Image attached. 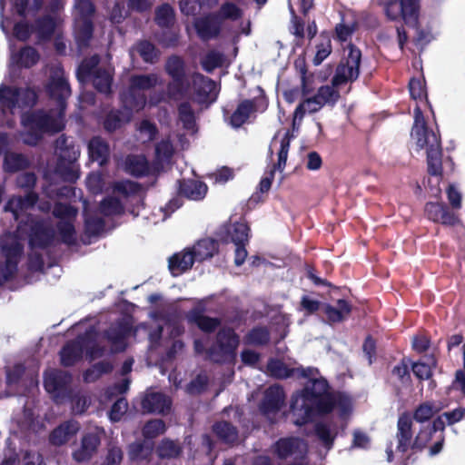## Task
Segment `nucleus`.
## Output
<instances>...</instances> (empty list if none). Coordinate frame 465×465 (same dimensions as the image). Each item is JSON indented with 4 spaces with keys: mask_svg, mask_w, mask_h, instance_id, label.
Here are the masks:
<instances>
[{
    "mask_svg": "<svg viewBox=\"0 0 465 465\" xmlns=\"http://www.w3.org/2000/svg\"><path fill=\"white\" fill-rule=\"evenodd\" d=\"M64 5L61 0H54L51 5L50 9L52 12L56 13L63 8ZM62 23V18L58 14L46 15L43 19L36 22L35 33L41 39H45L51 36L54 30Z\"/></svg>",
    "mask_w": 465,
    "mask_h": 465,
    "instance_id": "obj_23",
    "label": "nucleus"
},
{
    "mask_svg": "<svg viewBox=\"0 0 465 465\" xmlns=\"http://www.w3.org/2000/svg\"><path fill=\"white\" fill-rule=\"evenodd\" d=\"M79 430L80 424L77 421H64L51 432L49 440L54 446H62L75 437Z\"/></svg>",
    "mask_w": 465,
    "mask_h": 465,
    "instance_id": "obj_25",
    "label": "nucleus"
},
{
    "mask_svg": "<svg viewBox=\"0 0 465 465\" xmlns=\"http://www.w3.org/2000/svg\"><path fill=\"white\" fill-rule=\"evenodd\" d=\"M71 376L64 371L51 370L45 375V388L56 401H62L69 393Z\"/></svg>",
    "mask_w": 465,
    "mask_h": 465,
    "instance_id": "obj_19",
    "label": "nucleus"
},
{
    "mask_svg": "<svg viewBox=\"0 0 465 465\" xmlns=\"http://www.w3.org/2000/svg\"><path fill=\"white\" fill-rule=\"evenodd\" d=\"M111 370L112 365L109 362L102 361L88 369L84 374V379L86 382H93L96 381L103 373H107Z\"/></svg>",
    "mask_w": 465,
    "mask_h": 465,
    "instance_id": "obj_52",
    "label": "nucleus"
},
{
    "mask_svg": "<svg viewBox=\"0 0 465 465\" xmlns=\"http://www.w3.org/2000/svg\"><path fill=\"white\" fill-rule=\"evenodd\" d=\"M105 184L106 182L104 178L101 173H93L89 174L86 179V186L88 190L94 194L100 193Z\"/></svg>",
    "mask_w": 465,
    "mask_h": 465,
    "instance_id": "obj_60",
    "label": "nucleus"
},
{
    "mask_svg": "<svg viewBox=\"0 0 465 465\" xmlns=\"http://www.w3.org/2000/svg\"><path fill=\"white\" fill-rule=\"evenodd\" d=\"M191 90H193L194 99L200 104L213 103L218 93L215 83L200 74L192 75V87L186 96L192 94Z\"/></svg>",
    "mask_w": 465,
    "mask_h": 465,
    "instance_id": "obj_21",
    "label": "nucleus"
},
{
    "mask_svg": "<svg viewBox=\"0 0 465 465\" xmlns=\"http://www.w3.org/2000/svg\"><path fill=\"white\" fill-rule=\"evenodd\" d=\"M290 147V138L288 133H285L281 139L280 142V150L278 152V162L273 167L264 173L262 178H271V182H272L275 171L278 170L282 172L286 165V161L288 157V152Z\"/></svg>",
    "mask_w": 465,
    "mask_h": 465,
    "instance_id": "obj_37",
    "label": "nucleus"
},
{
    "mask_svg": "<svg viewBox=\"0 0 465 465\" xmlns=\"http://www.w3.org/2000/svg\"><path fill=\"white\" fill-rule=\"evenodd\" d=\"M173 308L170 304L166 305L162 311L151 312V317L157 323L155 331H148L144 323L138 325L134 331L128 320L124 319L115 326L110 328L107 331L108 340L112 342L114 351H122L126 348V338L132 333L136 335L143 331L148 333L151 343L155 342L164 331L170 332L171 337L178 336L182 333L183 328L177 321L176 315H173Z\"/></svg>",
    "mask_w": 465,
    "mask_h": 465,
    "instance_id": "obj_4",
    "label": "nucleus"
},
{
    "mask_svg": "<svg viewBox=\"0 0 465 465\" xmlns=\"http://www.w3.org/2000/svg\"><path fill=\"white\" fill-rule=\"evenodd\" d=\"M242 11L232 3H226L222 5L219 15L223 19L237 21L242 18Z\"/></svg>",
    "mask_w": 465,
    "mask_h": 465,
    "instance_id": "obj_59",
    "label": "nucleus"
},
{
    "mask_svg": "<svg viewBox=\"0 0 465 465\" xmlns=\"http://www.w3.org/2000/svg\"><path fill=\"white\" fill-rule=\"evenodd\" d=\"M85 230L90 235H98L104 230V223L100 218L90 217L87 212V204L84 202Z\"/></svg>",
    "mask_w": 465,
    "mask_h": 465,
    "instance_id": "obj_58",
    "label": "nucleus"
},
{
    "mask_svg": "<svg viewBox=\"0 0 465 465\" xmlns=\"http://www.w3.org/2000/svg\"><path fill=\"white\" fill-rule=\"evenodd\" d=\"M179 121L183 124V128L189 133L193 134L196 133V124L193 111L187 103H183L179 106Z\"/></svg>",
    "mask_w": 465,
    "mask_h": 465,
    "instance_id": "obj_41",
    "label": "nucleus"
},
{
    "mask_svg": "<svg viewBox=\"0 0 465 465\" xmlns=\"http://www.w3.org/2000/svg\"><path fill=\"white\" fill-rule=\"evenodd\" d=\"M28 164L27 159L22 154L7 153L5 156L4 169L6 172L14 173L19 171Z\"/></svg>",
    "mask_w": 465,
    "mask_h": 465,
    "instance_id": "obj_47",
    "label": "nucleus"
},
{
    "mask_svg": "<svg viewBox=\"0 0 465 465\" xmlns=\"http://www.w3.org/2000/svg\"><path fill=\"white\" fill-rule=\"evenodd\" d=\"M194 26L198 35L203 40L215 37L221 28L218 19L214 16H206L197 19L194 23Z\"/></svg>",
    "mask_w": 465,
    "mask_h": 465,
    "instance_id": "obj_29",
    "label": "nucleus"
},
{
    "mask_svg": "<svg viewBox=\"0 0 465 465\" xmlns=\"http://www.w3.org/2000/svg\"><path fill=\"white\" fill-rule=\"evenodd\" d=\"M144 411L164 413L171 408V400L160 392H149L142 401Z\"/></svg>",
    "mask_w": 465,
    "mask_h": 465,
    "instance_id": "obj_28",
    "label": "nucleus"
},
{
    "mask_svg": "<svg viewBox=\"0 0 465 465\" xmlns=\"http://www.w3.org/2000/svg\"><path fill=\"white\" fill-rule=\"evenodd\" d=\"M54 215L60 218L57 224L61 239L66 244H73L76 241V232L73 220L77 214V210L70 205L56 203L53 210Z\"/></svg>",
    "mask_w": 465,
    "mask_h": 465,
    "instance_id": "obj_18",
    "label": "nucleus"
},
{
    "mask_svg": "<svg viewBox=\"0 0 465 465\" xmlns=\"http://www.w3.org/2000/svg\"><path fill=\"white\" fill-rule=\"evenodd\" d=\"M213 431L217 437L226 443H232L237 440L236 429L226 421L214 424Z\"/></svg>",
    "mask_w": 465,
    "mask_h": 465,
    "instance_id": "obj_46",
    "label": "nucleus"
},
{
    "mask_svg": "<svg viewBox=\"0 0 465 465\" xmlns=\"http://www.w3.org/2000/svg\"><path fill=\"white\" fill-rule=\"evenodd\" d=\"M36 99L35 93L31 89H17L15 87L0 88V125L13 124L9 114L24 106H31Z\"/></svg>",
    "mask_w": 465,
    "mask_h": 465,
    "instance_id": "obj_10",
    "label": "nucleus"
},
{
    "mask_svg": "<svg viewBox=\"0 0 465 465\" xmlns=\"http://www.w3.org/2000/svg\"><path fill=\"white\" fill-rule=\"evenodd\" d=\"M272 451L280 460H290V465H303L307 444L300 438H282L272 446Z\"/></svg>",
    "mask_w": 465,
    "mask_h": 465,
    "instance_id": "obj_16",
    "label": "nucleus"
},
{
    "mask_svg": "<svg viewBox=\"0 0 465 465\" xmlns=\"http://www.w3.org/2000/svg\"><path fill=\"white\" fill-rule=\"evenodd\" d=\"M36 195L33 193L23 197H14L5 206L18 222L16 234L6 233L0 239V247L6 259L5 266L1 269L0 276L6 281L16 271L17 261L22 253L21 240L28 237L32 247H45L54 239V230L42 221L33 218L35 210Z\"/></svg>",
    "mask_w": 465,
    "mask_h": 465,
    "instance_id": "obj_1",
    "label": "nucleus"
},
{
    "mask_svg": "<svg viewBox=\"0 0 465 465\" xmlns=\"http://www.w3.org/2000/svg\"><path fill=\"white\" fill-rule=\"evenodd\" d=\"M94 12L89 0H76L74 7V36L80 48L87 45L93 33L92 15Z\"/></svg>",
    "mask_w": 465,
    "mask_h": 465,
    "instance_id": "obj_13",
    "label": "nucleus"
},
{
    "mask_svg": "<svg viewBox=\"0 0 465 465\" xmlns=\"http://www.w3.org/2000/svg\"><path fill=\"white\" fill-rule=\"evenodd\" d=\"M127 408V401L124 398L117 400L109 412L110 420L112 421L120 420L122 416L126 412Z\"/></svg>",
    "mask_w": 465,
    "mask_h": 465,
    "instance_id": "obj_63",
    "label": "nucleus"
},
{
    "mask_svg": "<svg viewBox=\"0 0 465 465\" xmlns=\"http://www.w3.org/2000/svg\"><path fill=\"white\" fill-rule=\"evenodd\" d=\"M99 59L95 55L84 60L78 68L77 77L81 82L92 79L94 86L99 92L108 94L112 84V71L110 68L97 67Z\"/></svg>",
    "mask_w": 465,
    "mask_h": 465,
    "instance_id": "obj_14",
    "label": "nucleus"
},
{
    "mask_svg": "<svg viewBox=\"0 0 465 465\" xmlns=\"http://www.w3.org/2000/svg\"><path fill=\"white\" fill-rule=\"evenodd\" d=\"M195 262L190 248L174 253L168 260L169 271L173 276H179L192 268Z\"/></svg>",
    "mask_w": 465,
    "mask_h": 465,
    "instance_id": "obj_26",
    "label": "nucleus"
},
{
    "mask_svg": "<svg viewBox=\"0 0 465 465\" xmlns=\"http://www.w3.org/2000/svg\"><path fill=\"white\" fill-rule=\"evenodd\" d=\"M254 102L244 100L239 104L236 110L231 116L230 124L232 127H240L245 124L248 119L254 114Z\"/></svg>",
    "mask_w": 465,
    "mask_h": 465,
    "instance_id": "obj_34",
    "label": "nucleus"
},
{
    "mask_svg": "<svg viewBox=\"0 0 465 465\" xmlns=\"http://www.w3.org/2000/svg\"><path fill=\"white\" fill-rule=\"evenodd\" d=\"M158 74H134L130 78V85L121 96L122 104L135 112L141 111L146 104V97L143 92L150 90L161 84Z\"/></svg>",
    "mask_w": 465,
    "mask_h": 465,
    "instance_id": "obj_12",
    "label": "nucleus"
},
{
    "mask_svg": "<svg viewBox=\"0 0 465 465\" xmlns=\"http://www.w3.org/2000/svg\"><path fill=\"white\" fill-rule=\"evenodd\" d=\"M228 238L234 244L247 243L249 239V227L244 222H236L225 228Z\"/></svg>",
    "mask_w": 465,
    "mask_h": 465,
    "instance_id": "obj_39",
    "label": "nucleus"
},
{
    "mask_svg": "<svg viewBox=\"0 0 465 465\" xmlns=\"http://www.w3.org/2000/svg\"><path fill=\"white\" fill-rule=\"evenodd\" d=\"M311 90L307 79L302 74V94L304 98L300 102L293 113V130L299 128L306 114H314L325 105H333L340 97V94L333 84L322 85L316 94L312 95L310 94Z\"/></svg>",
    "mask_w": 465,
    "mask_h": 465,
    "instance_id": "obj_7",
    "label": "nucleus"
},
{
    "mask_svg": "<svg viewBox=\"0 0 465 465\" xmlns=\"http://www.w3.org/2000/svg\"><path fill=\"white\" fill-rule=\"evenodd\" d=\"M203 312L202 305H199L188 312L187 319L190 322L197 324L203 331H213L219 326L220 322L216 318L204 316Z\"/></svg>",
    "mask_w": 465,
    "mask_h": 465,
    "instance_id": "obj_32",
    "label": "nucleus"
},
{
    "mask_svg": "<svg viewBox=\"0 0 465 465\" xmlns=\"http://www.w3.org/2000/svg\"><path fill=\"white\" fill-rule=\"evenodd\" d=\"M100 210L104 215H117L123 213L124 206L118 198L107 197L102 202Z\"/></svg>",
    "mask_w": 465,
    "mask_h": 465,
    "instance_id": "obj_50",
    "label": "nucleus"
},
{
    "mask_svg": "<svg viewBox=\"0 0 465 465\" xmlns=\"http://www.w3.org/2000/svg\"><path fill=\"white\" fill-rule=\"evenodd\" d=\"M299 375L308 378L304 389L296 392L292 400L291 409L294 423L302 425L315 414L330 412L331 394L325 379L319 375L315 368L298 370Z\"/></svg>",
    "mask_w": 465,
    "mask_h": 465,
    "instance_id": "obj_3",
    "label": "nucleus"
},
{
    "mask_svg": "<svg viewBox=\"0 0 465 465\" xmlns=\"http://www.w3.org/2000/svg\"><path fill=\"white\" fill-rule=\"evenodd\" d=\"M123 107V111H112L107 114L104 121V128L107 131L113 132L131 120L132 114L135 111L126 108L124 104Z\"/></svg>",
    "mask_w": 465,
    "mask_h": 465,
    "instance_id": "obj_35",
    "label": "nucleus"
},
{
    "mask_svg": "<svg viewBox=\"0 0 465 465\" xmlns=\"http://www.w3.org/2000/svg\"><path fill=\"white\" fill-rule=\"evenodd\" d=\"M179 192L182 195L193 201L204 198L207 193V185L200 181L187 180L180 183Z\"/></svg>",
    "mask_w": 465,
    "mask_h": 465,
    "instance_id": "obj_31",
    "label": "nucleus"
},
{
    "mask_svg": "<svg viewBox=\"0 0 465 465\" xmlns=\"http://www.w3.org/2000/svg\"><path fill=\"white\" fill-rule=\"evenodd\" d=\"M315 430L319 439L330 449L337 435L336 427L330 422H319L315 427Z\"/></svg>",
    "mask_w": 465,
    "mask_h": 465,
    "instance_id": "obj_43",
    "label": "nucleus"
},
{
    "mask_svg": "<svg viewBox=\"0 0 465 465\" xmlns=\"http://www.w3.org/2000/svg\"><path fill=\"white\" fill-rule=\"evenodd\" d=\"M165 71L172 77L168 84V95L173 100H179L190 93V83L185 76L184 63L179 56H171L165 64Z\"/></svg>",
    "mask_w": 465,
    "mask_h": 465,
    "instance_id": "obj_15",
    "label": "nucleus"
},
{
    "mask_svg": "<svg viewBox=\"0 0 465 465\" xmlns=\"http://www.w3.org/2000/svg\"><path fill=\"white\" fill-rule=\"evenodd\" d=\"M88 153L92 161L104 164L109 156L108 144L100 137H94L88 143Z\"/></svg>",
    "mask_w": 465,
    "mask_h": 465,
    "instance_id": "obj_36",
    "label": "nucleus"
},
{
    "mask_svg": "<svg viewBox=\"0 0 465 465\" xmlns=\"http://www.w3.org/2000/svg\"><path fill=\"white\" fill-rule=\"evenodd\" d=\"M100 441L101 440L97 432L85 434L82 439L80 448L73 453L74 459L78 462L90 460L96 452Z\"/></svg>",
    "mask_w": 465,
    "mask_h": 465,
    "instance_id": "obj_27",
    "label": "nucleus"
},
{
    "mask_svg": "<svg viewBox=\"0 0 465 465\" xmlns=\"http://www.w3.org/2000/svg\"><path fill=\"white\" fill-rule=\"evenodd\" d=\"M156 127L147 120H143L137 128L138 140L142 143L152 141L156 134Z\"/></svg>",
    "mask_w": 465,
    "mask_h": 465,
    "instance_id": "obj_56",
    "label": "nucleus"
},
{
    "mask_svg": "<svg viewBox=\"0 0 465 465\" xmlns=\"http://www.w3.org/2000/svg\"><path fill=\"white\" fill-rule=\"evenodd\" d=\"M158 454L161 458H175L180 452V447L173 441L163 440L157 449Z\"/></svg>",
    "mask_w": 465,
    "mask_h": 465,
    "instance_id": "obj_57",
    "label": "nucleus"
},
{
    "mask_svg": "<svg viewBox=\"0 0 465 465\" xmlns=\"http://www.w3.org/2000/svg\"><path fill=\"white\" fill-rule=\"evenodd\" d=\"M165 430V424L162 420H152L148 421L143 429V434L147 439H153L161 434H163Z\"/></svg>",
    "mask_w": 465,
    "mask_h": 465,
    "instance_id": "obj_54",
    "label": "nucleus"
},
{
    "mask_svg": "<svg viewBox=\"0 0 465 465\" xmlns=\"http://www.w3.org/2000/svg\"><path fill=\"white\" fill-rule=\"evenodd\" d=\"M412 418L408 413H402L397 422L396 432V450L401 453L406 452L410 447H412Z\"/></svg>",
    "mask_w": 465,
    "mask_h": 465,
    "instance_id": "obj_22",
    "label": "nucleus"
},
{
    "mask_svg": "<svg viewBox=\"0 0 465 465\" xmlns=\"http://www.w3.org/2000/svg\"><path fill=\"white\" fill-rule=\"evenodd\" d=\"M437 411L430 403L420 405L414 412V419L419 422H424L430 419Z\"/></svg>",
    "mask_w": 465,
    "mask_h": 465,
    "instance_id": "obj_62",
    "label": "nucleus"
},
{
    "mask_svg": "<svg viewBox=\"0 0 465 465\" xmlns=\"http://www.w3.org/2000/svg\"><path fill=\"white\" fill-rule=\"evenodd\" d=\"M123 460V451L119 447L112 446L109 448L103 465H121Z\"/></svg>",
    "mask_w": 465,
    "mask_h": 465,
    "instance_id": "obj_64",
    "label": "nucleus"
},
{
    "mask_svg": "<svg viewBox=\"0 0 465 465\" xmlns=\"http://www.w3.org/2000/svg\"><path fill=\"white\" fill-rule=\"evenodd\" d=\"M270 335L265 328H254L246 336V343L251 345H263L269 341Z\"/></svg>",
    "mask_w": 465,
    "mask_h": 465,
    "instance_id": "obj_53",
    "label": "nucleus"
},
{
    "mask_svg": "<svg viewBox=\"0 0 465 465\" xmlns=\"http://www.w3.org/2000/svg\"><path fill=\"white\" fill-rule=\"evenodd\" d=\"M411 140L417 150L425 149L429 173L440 175L441 173V147L439 136L430 130L419 106L414 109V124L411 131Z\"/></svg>",
    "mask_w": 465,
    "mask_h": 465,
    "instance_id": "obj_6",
    "label": "nucleus"
},
{
    "mask_svg": "<svg viewBox=\"0 0 465 465\" xmlns=\"http://www.w3.org/2000/svg\"><path fill=\"white\" fill-rule=\"evenodd\" d=\"M385 13L391 20L402 19L404 23L415 28V42L424 46L436 38L439 34L435 19L419 17V0H384Z\"/></svg>",
    "mask_w": 465,
    "mask_h": 465,
    "instance_id": "obj_5",
    "label": "nucleus"
},
{
    "mask_svg": "<svg viewBox=\"0 0 465 465\" xmlns=\"http://www.w3.org/2000/svg\"><path fill=\"white\" fill-rule=\"evenodd\" d=\"M190 249L191 252L193 253L194 260L201 262L213 257L217 252V243L212 239H203Z\"/></svg>",
    "mask_w": 465,
    "mask_h": 465,
    "instance_id": "obj_38",
    "label": "nucleus"
},
{
    "mask_svg": "<svg viewBox=\"0 0 465 465\" xmlns=\"http://www.w3.org/2000/svg\"><path fill=\"white\" fill-rule=\"evenodd\" d=\"M324 313L331 323L340 322L348 318L351 312V306L345 300H338L335 306L325 304L322 307Z\"/></svg>",
    "mask_w": 465,
    "mask_h": 465,
    "instance_id": "obj_30",
    "label": "nucleus"
},
{
    "mask_svg": "<svg viewBox=\"0 0 465 465\" xmlns=\"http://www.w3.org/2000/svg\"><path fill=\"white\" fill-rule=\"evenodd\" d=\"M344 52V58L337 67L332 79V84L335 86L356 80L360 74L361 51L352 45H349Z\"/></svg>",
    "mask_w": 465,
    "mask_h": 465,
    "instance_id": "obj_17",
    "label": "nucleus"
},
{
    "mask_svg": "<svg viewBox=\"0 0 465 465\" xmlns=\"http://www.w3.org/2000/svg\"><path fill=\"white\" fill-rule=\"evenodd\" d=\"M47 90L50 96L57 102V108L49 112L40 111L22 116V124L25 128L23 140L27 144L35 145L43 134L57 133L64 127L65 99L70 96L71 90L63 69L58 65L51 69Z\"/></svg>",
    "mask_w": 465,
    "mask_h": 465,
    "instance_id": "obj_2",
    "label": "nucleus"
},
{
    "mask_svg": "<svg viewBox=\"0 0 465 465\" xmlns=\"http://www.w3.org/2000/svg\"><path fill=\"white\" fill-rule=\"evenodd\" d=\"M223 61L224 56L222 53L211 51L202 60V65L205 71L212 72L213 69L221 66Z\"/></svg>",
    "mask_w": 465,
    "mask_h": 465,
    "instance_id": "obj_55",
    "label": "nucleus"
},
{
    "mask_svg": "<svg viewBox=\"0 0 465 465\" xmlns=\"http://www.w3.org/2000/svg\"><path fill=\"white\" fill-rule=\"evenodd\" d=\"M174 20V14L173 8L164 4L158 7L155 12V21L161 27H170Z\"/></svg>",
    "mask_w": 465,
    "mask_h": 465,
    "instance_id": "obj_49",
    "label": "nucleus"
},
{
    "mask_svg": "<svg viewBox=\"0 0 465 465\" xmlns=\"http://www.w3.org/2000/svg\"><path fill=\"white\" fill-rule=\"evenodd\" d=\"M10 4L15 10L23 16L34 15L37 11L41 5V0H0L1 11Z\"/></svg>",
    "mask_w": 465,
    "mask_h": 465,
    "instance_id": "obj_33",
    "label": "nucleus"
},
{
    "mask_svg": "<svg viewBox=\"0 0 465 465\" xmlns=\"http://www.w3.org/2000/svg\"><path fill=\"white\" fill-rule=\"evenodd\" d=\"M12 60L20 66L31 67L38 62L39 54L35 48L26 46L16 55H12Z\"/></svg>",
    "mask_w": 465,
    "mask_h": 465,
    "instance_id": "obj_40",
    "label": "nucleus"
},
{
    "mask_svg": "<svg viewBox=\"0 0 465 465\" xmlns=\"http://www.w3.org/2000/svg\"><path fill=\"white\" fill-rule=\"evenodd\" d=\"M151 452V447L145 448L140 442H134L128 448V455L132 460L145 459Z\"/></svg>",
    "mask_w": 465,
    "mask_h": 465,
    "instance_id": "obj_61",
    "label": "nucleus"
},
{
    "mask_svg": "<svg viewBox=\"0 0 465 465\" xmlns=\"http://www.w3.org/2000/svg\"><path fill=\"white\" fill-rule=\"evenodd\" d=\"M302 369V368L291 369L285 363L278 360H271L267 366L270 375L280 379L288 378L294 375V373L299 374L298 370Z\"/></svg>",
    "mask_w": 465,
    "mask_h": 465,
    "instance_id": "obj_42",
    "label": "nucleus"
},
{
    "mask_svg": "<svg viewBox=\"0 0 465 465\" xmlns=\"http://www.w3.org/2000/svg\"><path fill=\"white\" fill-rule=\"evenodd\" d=\"M54 152L58 156L55 173L66 182L74 183L79 177V165L77 159L80 149L64 136H60L54 145Z\"/></svg>",
    "mask_w": 465,
    "mask_h": 465,
    "instance_id": "obj_11",
    "label": "nucleus"
},
{
    "mask_svg": "<svg viewBox=\"0 0 465 465\" xmlns=\"http://www.w3.org/2000/svg\"><path fill=\"white\" fill-rule=\"evenodd\" d=\"M217 343L220 352L215 349L209 351V358L214 361H223L231 357L239 344V338L231 329H223L217 336Z\"/></svg>",
    "mask_w": 465,
    "mask_h": 465,
    "instance_id": "obj_20",
    "label": "nucleus"
},
{
    "mask_svg": "<svg viewBox=\"0 0 465 465\" xmlns=\"http://www.w3.org/2000/svg\"><path fill=\"white\" fill-rule=\"evenodd\" d=\"M330 411L337 409L341 416H345L352 411L351 399L343 393L331 394Z\"/></svg>",
    "mask_w": 465,
    "mask_h": 465,
    "instance_id": "obj_44",
    "label": "nucleus"
},
{
    "mask_svg": "<svg viewBox=\"0 0 465 465\" xmlns=\"http://www.w3.org/2000/svg\"><path fill=\"white\" fill-rule=\"evenodd\" d=\"M173 147L168 139H163L156 144L155 158L152 165L143 155H130L125 160V170L134 176L146 175L164 170L171 163Z\"/></svg>",
    "mask_w": 465,
    "mask_h": 465,
    "instance_id": "obj_8",
    "label": "nucleus"
},
{
    "mask_svg": "<svg viewBox=\"0 0 465 465\" xmlns=\"http://www.w3.org/2000/svg\"><path fill=\"white\" fill-rule=\"evenodd\" d=\"M284 401V393L281 387L271 386L264 392L263 401L260 406L261 411L272 419V415H274L282 406Z\"/></svg>",
    "mask_w": 465,
    "mask_h": 465,
    "instance_id": "obj_24",
    "label": "nucleus"
},
{
    "mask_svg": "<svg viewBox=\"0 0 465 465\" xmlns=\"http://www.w3.org/2000/svg\"><path fill=\"white\" fill-rule=\"evenodd\" d=\"M84 336L79 335L75 341L66 343L62 349L61 362L64 366H71L79 361L84 351L90 359H94L102 355V350L96 343V330L89 325L84 329Z\"/></svg>",
    "mask_w": 465,
    "mask_h": 465,
    "instance_id": "obj_9",
    "label": "nucleus"
},
{
    "mask_svg": "<svg viewBox=\"0 0 465 465\" xmlns=\"http://www.w3.org/2000/svg\"><path fill=\"white\" fill-rule=\"evenodd\" d=\"M315 49L313 64L315 65H319L331 53V44L330 37L327 35H321L318 39V43L315 45Z\"/></svg>",
    "mask_w": 465,
    "mask_h": 465,
    "instance_id": "obj_45",
    "label": "nucleus"
},
{
    "mask_svg": "<svg viewBox=\"0 0 465 465\" xmlns=\"http://www.w3.org/2000/svg\"><path fill=\"white\" fill-rule=\"evenodd\" d=\"M435 366V361L432 358L428 359L427 362L419 361L412 365L414 375L420 380L430 379L432 374V368Z\"/></svg>",
    "mask_w": 465,
    "mask_h": 465,
    "instance_id": "obj_51",
    "label": "nucleus"
},
{
    "mask_svg": "<svg viewBox=\"0 0 465 465\" xmlns=\"http://www.w3.org/2000/svg\"><path fill=\"white\" fill-rule=\"evenodd\" d=\"M134 50L139 54L143 60L147 63H154L159 56V53L154 45L147 41L138 43Z\"/></svg>",
    "mask_w": 465,
    "mask_h": 465,
    "instance_id": "obj_48",
    "label": "nucleus"
}]
</instances>
